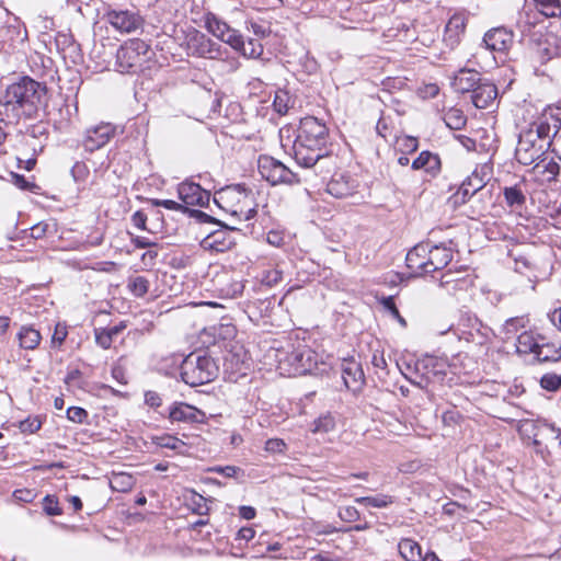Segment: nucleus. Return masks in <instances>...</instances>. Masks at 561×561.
<instances>
[{"label":"nucleus","instance_id":"f257e3e1","mask_svg":"<svg viewBox=\"0 0 561 561\" xmlns=\"http://www.w3.org/2000/svg\"><path fill=\"white\" fill-rule=\"evenodd\" d=\"M46 88L30 77L7 87L0 95V108L8 122H19L21 117H31L37 110Z\"/></svg>","mask_w":561,"mask_h":561},{"label":"nucleus","instance_id":"f03ea898","mask_svg":"<svg viewBox=\"0 0 561 561\" xmlns=\"http://www.w3.org/2000/svg\"><path fill=\"white\" fill-rule=\"evenodd\" d=\"M214 203L239 220H249L256 213L251 192L241 184L226 186L217 191L214 195Z\"/></svg>","mask_w":561,"mask_h":561},{"label":"nucleus","instance_id":"7ed1b4c3","mask_svg":"<svg viewBox=\"0 0 561 561\" xmlns=\"http://www.w3.org/2000/svg\"><path fill=\"white\" fill-rule=\"evenodd\" d=\"M275 359L280 373L288 376L305 375L317 363L316 353L302 342L275 350Z\"/></svg>","mask_w":561,"mask_h":561},{"label":"nucleus","instance_id":"20e7f679","mask_svg":"<svg viewBox=\"0 0 561 561\" xmlns=\"http://www.w3.org/2000/svg\"><path fill=\"white\" fill-rule=\"evenodd\" d=\"M217 373L218 366L208 355L191 353L181 365L182 380L191 387L210 382L215 379Z\"/></svg>","mask_w":561,"mask_h":561},{"label":"nucleus","instance_id":"39448f33","mask_svg":"<svg viewBox=\"0 0 561 561\" xmlns=\"http://www.w3.org/2000/svg\"><path fill=\"white\" fill-rule=\"evenodd\" d=\"M150 58V46L140 38L126 41L116 53V70L133 73L140 70Z\"/></svg>","mask_w":561,"mask_h":561},{"label":"nucleus","instance_id":"423d86ee","mask_svg":"<svg viewBox=\"0 0 561 561\" xmlns=\"http://www.w3.org/2000/svg\"><path fill=\"white\" fill-rule=\"evenodd\" d=\"M447 363L435 356H424L414 364L415 378L407 377L411 383L425 388L432 381H442Z\"/></svg>","mask_w":561,"mask_h":561},{"label":"nucleus","instance_id":"0eeeda50","mask_svg":"<svg viewBox=\"0 0 561 561\" xmlns=\"http://www.w3.org/2000/svg\"><path fill=\"white\" fill-rule=\"evenodd\" d=\"M105 21L117 32L134 33L144 26V18L136 8H108L104 14Z\"/></svg>","mask_w":561,"mask_h":561},{"label":"nucleus","instance_id":"6e6552de","mask_svg":"<svg viewBox=\"0 0 561 561\" xmlns=\"http://www.w3.org/2000/svg\"><path fill=\"white\" fill-rule=\"evenodd\" d=\"M549 145L550 141L537 138L533 130L524 129L519 134L515 157L519 163L530 165L545 154Z\"/></svg>","mask_w":561,"mask_h":561},{"label":"nucleus","instance_id":"1a4fd4ad","mask_svg":"<svg viewBox=\"0 0 561 561\" xmlns=\"http://www.w3.org/2000/svg\"><path fill=\"white\" fill-rule=\"evenodd\" d=\"M489 167L482 165L476 168L472 173L467 176L457 192L451 196L455 206L465 204L470 197L481 192L489 181Z\"/></svg>","mask_w":561,"mask_h":561},{"label":"nucleus","instance_id":"9d476101","mask_svg":"<svg viewBox=\"0 0 561 561\" xmlns=\"http://www.w3.org/2000/svg\"><path fill=\"white\" fill-rule=\"evenodd\" d=\"M259 173L272 185L298 182L296 174L280 161L270 156H261L257 160Z\"/></svg>","mask_w":561,"mask_h":561},{"label":"nucleus","instance_id":"9b49d317","mask_svg":"<svg viewBox=\"0 0 561 561\" xmlns=\"http://www.w3.org/2000/svg\"><path fill=\"white\" fill-rule=\"evenodd\" d=\"M294 158L304 168L314 167L325 154L324 147L316 142L304 141L297 136L293 145Z\"/></svg>","mask_w":561,"mask_h":561},{"label":"nucleus","instance_id":"f8f14e48","mask_svg":"<svg viewBox=\"0 0 561 561\" xmlns=\"http://www.w3.org/2000/svg\"><path fill=\"white\" fill-rule=\"evenodd\" d=\"M560 128L561 118L554 114L552 108H547L526 129L533 130L537 138L549 141L548 139L556 136Z\"/></svg>","mask_w":561,"mask_h":561},{"label":"nucleus","instance_id":"ddd939ff","mask_svg":"<svg viewBox=\"0 0 561 561\" xmlns=\"http://www.w3.org/2000/svg\"><path fill=\"white\" fill-rule=\"evenodd\" d=\"M190 55L201 58L217 59L220 46L201 32H194L187 39Z\"/></svg>","mask_w":561,"mask_h":561},{"label":"nucleus","instance_id":"4468645a","mask_svg":"<svg viewBox=\"0 0 561 561\" xmlns=\"http://www.w3.org/2000/svg\"><path fill=\"white\" fill-rule=\"evenodd\" d=\"M116 128L111 123H101L85 130L83 147L93 152L105 146L115 135Z\"/></svg>","mask_w":561,"mask_h":561},{"label":"nucleus","instance_id":"2eb2a0df","mask_svg":"<svg viewBox=\"0 0 561 561\" xmlns=\"http://www.w3.org/2000/svg\"><path fill=\"white\" fill-rule=\"evenodd\" d=\"M205 27L209 33L219 38L221 42L227 43L231 47L240 45L239 32L231 28L226 22L220 20L214 13H207L205 15Z\"/></svg>","mask_w":561,"mask_h":561},{"label":"nucleus","instance_id":"dca6fc26","mask_svg":"<svg viewBox=\"0 0 561 561\" xmlns=\"http://www.w3.org/2000/svg\"><path fill=\"white\" fill-rule=\"evenodd\" d=\"M297 136H300L304 141L316 142L324 147L328 138V128L317 117L307 116L300 121Z\"/></svg>","mask_w":561,"mask_h":561},{"label":"nucleus","instance_id":"f3484780","mask_svg":"<svg viewBox=\"0 0 561 561\" xmlns=\"http://www.w3.org/2000/svg\"><path fill=\"white\" fill-rule=\"evenodd\" d=\"M179 198L183 202L184 206H201L208 205L210 199V193L197 183L194 182H182L178 186Z\"/></svg>","mask_w":561,"mask_h":561},{"label":"nucleus","instance_id":"a211bd4d","mask_svg":"<svg viewBox=\"0 0 561 561\" xmlns=\"http://www.w3.org/2000/svg\"><path fill=\"white\" fill-rule=\"evenodd\" d=\"M214 284L219 296L222 298H237L244 289L243 283L229 272L217 274Z\"/></svg>","mask_w":561,"mask_h":561},{"label":"nucleus","instance_id":"6ab92c4d","mask_svg":"<svg viewBox=\"0 0 561 561\" xmlns=\"http://www.w3.org/2000/svg\"><path fill=\"white\" fill-rule=\"evenodd\" d=\"M514 35L505 27H495L484 34L483 43L492 51L505 53L513 45Z\"/></svg>","mask_w":561,"mask_h":561},{"label":"nucleus","instance_id":"aec40b11","mask_svg":"<svg viewBox=\"0 0 561 561\" xmlns=\"http://www.w3.org/2000/svg\"><path fill=\"white\" fill-rule=\"evenodd\" d=\"M356 187V180L347 173L340 172L333 174L327 184V192L336 198H345L353 195Z\"/></svg>","mask_w":561,"mask_h":561},{"label":"nucleus","instance_id":"412c9836","mask_svg":"<svg viewBox=\"0 0 561 561\" xmlns=\"http://www.w3.org/2000/svg\"><path fill=\"white\" fill-rule=\"evenodd\" d=\"M430 254V243L416 244L407 254V266L415 276L427 274V259Z\"/></svg>","mask_w":561,"mask_h":561},{"label":"nucleus","instance_id":"4be33fe9","mask_svg":"<svg viewBox=\"0 0 561 561\" xmlns=\"http://www.w3.org/2000/svg\"><path fill=\"white\" fill-rule=\"evenodd\" d=\"M169 419L172 422L202 423L205 413L187 403L176 402L169 410Z\"/></svg>","mask_w":561,"mask_h":561},{"label":"nucleus","instance_id":"5701e85b","mask_svg":"<svg viewBox=\"0 0 561 561\" xmlns=\"http://www.w3.org/2000/svg\"><path fill=\"white\" fill-rule=\"evenodd\" d=\"M341 371L347 389L356 391L364 381V373L359 363L354 358H344L341 363Z\"/></svg>","mask_w":561,"mask_h":561},{"label":"nucleus","instance_id":"b1692460","mask_svg":"<svg viewBox=\"0 0 561 561\" xmlns=\"http://www.w3.org/2000/svg\"><path fill=\"white\" fill-rule=\"evenodd\" d=\"M466 28V18L461 14H454L445 26L443 41L447 47L454 49L460 43Z\"/></svg>","mask_w":561,"mask_h":561},{"label":"nucleus","instance_id":"393cba45","mask_svg":"<svg viewBox=\"0 0 561 561\" xmlns=\"http://www.w3.org/2000/svg\"><path fill=\"white\" fill-rule=\"evenodd\" d=\"M440 286L449 294H457L458 291H467L472 286V279L463 272L447 271L442 275Z\"/></svg>","mask_w":561,"mask_h":561},{"label":"nucleus","instance_id":"a878e982","mask_svg":"<svg viewBox=\"0 0 561 561\" xmlns=\"http://www.w3.org/2000/svg\"><path fill=\"white\" fill-rule=\"evenodd\" d=\"M461 324L468 329L462 332L467 341L481 344L489 335L490 329L474 316L462 317Z\"/></svg>","mask_w":561,"mask_h":561},{"label":"nucleus","instance_id":"bb28decb","mask_svg":"<svg viewBox=\"0 0 561 561\" xmlns=\"http://www.w3.org/2000/svg\"><path fill=\"white\" fill-rule=\"evenodd\" d=\"M497 96V89L491 82H480L471 94L472 103L478 108L489 107Z\"/></svg>","mask_w":561,"mask_h":561},{"label":"nucleus","instance_id":"cd10ccee","mask_svg":"<svg viewBox=\"0 0 561 561\" xmlns=\"http://www.w3.org/2000/svg\"><path fill=\"white\" fill-rule=\"evenodd\" d=\"M453 260V252L444 245H431L427 259V274L444 268Z\"/></svg>","mask_w":561,"mask_h":561},{"label":"nucleus","instance_id":"c85d7f7f","mask_svg":"<svg viewBox=\"0 0 561 561\" xmlns=\"http://www.w3.org/2000/svg\"><path fill=\"white\" fill-rule=\"evenodd\" d=\"M413 170H424L431 176H436L442 169V162L438 154L422 151L416 159L412 162Z\"/></svg>","mask_w":561,"mask_h":561},{"label":"nucleus","instance_id":"c756f323","mask_svg":"<svg viewBox=\"0 0 561 561\" xmlns=\"http://www.w3.org/2000/svg\"><path fill=\"white\" fill-rule=\"evenodd\" d=\"M480 82L479 72L474 70H460L454 78L453 87L459 93H472Z\"/></svg>","mask_w":561,"mask_h":561},{"label":"nucleus","instance_id":"7c9ffc66","mask_svg":"<svg viewBox=\"0 0 561 561\" xmlns=\"http://www.w3.org/2000/svg\"><path fill=\"white\" fill-rule=\"evenodd\" d=\"M533 171L541 181L551 182L558 176L560 164L553 159L540 158L535 162Z\"/></svg>","mask_w":561,"mask_h":561},{"label":"nucleus","instance_id":"2f4dec72","mask_svg":"<svg viewBox=\"0 0 561 561\" xmlns=\"http://www.w3.org/2000/svg\"><path fill=\"white\" fill-rule=\"evenodd\" d=\"M534 356L541 363L558 362L561 359V345L548 342L545 337H540V342Z\"/></svg>","mask_w":561,"mask_h":561},{"label":"nucleus","instance_id":"473e14b6","mask_svg":"<svg viewBox=\"0 0 561 561\" xmlns=\"http://www.w3.org/2000/svg\"><path fill=\"white\" fill-rule=\"evenodd\" d=\"M540 337H536L530 331H523L516 337V351L518 354H534L537 351Z\"/></svg>","mask_w":561,"mask_h":561},{"label":"nucleus","instance_id":"72a5a7b5","mask_svg":"<svg viewBox=\"0 0 561 561\" xmlns=\"http://www.w3.org/2000/svg\"><path fill=\"white\" fill-rule=\"evenodd\" d=\"M398 549L405 561H420L422 558L420 545L412 539L404 538L400 540Z\"/></svg>","mask_w":561,"mask_h":561},{"label":"nucleus","instance_id":"f704fd0d","mask_svg":"<svg viewBox=\"0 0 561 561\" xmlns=\"http://www.w3.org/2000/svg\"><path fill=\"white\" fill-rule=\"evenodd\" d=\"M240 45L232 47L240 51L243 56L250 58H259L263 54V46L256 38H249L247 42L243 41L242 35L239 33Z\"/></svg>","mask_w":561,"mask_h":561},{"label":"nucleus","instance_id":"c9c22d12","mask_svg":"<svg viewBox=\"0 0 561 561\" xmlns=\"http://www.w3.org/2000/svg\"><path fill=\"white\" fill-rule=\"evenodd\" d=\"M135 485V478L126 472H113L110 478V486L117 492H128Z\"/></svg>","mask_w":561,"mask_h":561},{"label":"nucleus","instance_id":"e433bc0d","mask_svg":"<svg viewBox=\"0 0 561 561\" xmlns=\"http://www.w3.org/2000/svg\"><path fill=\"white\" fill-rule=\"evenodd\" d=\"M21 347L34 350L41 341V333L28 327H23L18 334Z\"/></svg>","mask_w":561,"mask_h":561},{"label":"nucleus","instance_id":"4c0bfd02","mask_svg":"<svg viewBox=\"0 0 561 561\" xmlns=\"http://www.w3.org/2000/svg\"><path fill=\"white\" fill-rule=\"evenodd\" d=\"M154 444L162 448H168L178 451L179 454H185L187 450L186 444L180 438L172 435L157 436L153 439Z\"/></svg>","mask_w":561,"mask_h":561},{"label":"nucleus","instance_id":"58836bf2","mask_svg":"<svg viewBox=\"0 0 561 561\" xmlns=\"http://www.w3.org/2000/svg\"><path fill=\"white\" fill-rule=\"evenodd\" d=\"M529 323L528 318L526 317H514L510 318L503 324V332L506 339H511L515 335H518L519 330H524L527 328Z\"/></svg>","mask_w":561,"mask_h":561},{"label":"nucleus","instance_id":"ea45409f","mask_svg":"<svg viewBox=\"0 0 561 561\" xmlns=\"http://www.w3.org/2000/svg\"><path fill=\"white\" fill-rule=\"evenodd\" d=\"M355 502L365 506L383 508L393 503V497L388 494H378L376 496L357 497Z\"/></svg>","mask_w":561,"mask_h":561},{"label":"nucleus","instance_id":"a19ab883","mask_svg":"<svg viewBox=\"0 0 561 561\" xmlns=\"http://www.w3.org/2000/svg\"><path fill=\"white\" fill-rule=\"evenodd\" d=\"M444 121L450 129L459 130L466 125L467 117L462 111L458 108H449L444 115Z\"/></svg>","mask_w":561,"mask_h":561},{"label":"nucleus","instance_id":"79ce46f5","mask_svg":"<svg viewBox=\"0 0 561 561\" xmlns=\"http://www.w3.org/2000/svg\"><path fill=\"white\" fill-rule=\"evenodd\" d=\"M539 11L546 16H561V0H536Z\"/></svg>","mask_w":561,"mask_h":561},{"label":"nucleus","instance_id":"37998d69","mask_svg":"<svg viewBox=\"0 0 561 561\" xmlns=\"http://www.w3.org/2000/svg\"><path fill=\"white\" fill-rule=\"evenodd\" d=\"M290 103H291V98L287 91H285V90L276 91L274 101H273V107L278 114L285 115L290 107Z\"/></svg>","mask_w":561,"mask_h":561},{"label":"nucleus","instance_id":"c03bdc74","mask_svg":"<svg viewBox=\"0 0 561 561\" xmlns=\"http://www.w3.org/2000/svg\"><path fill=\"white\" fill-rule=\"evenodd\" d=\"M504 197L508 206L516 208L523 206L526 201L523 192L516 186L505 187Z\"/></svg>","mask_w":561,"mask_h":561},{"label":"nucleus","instance_id":"a18cd8bd","mask_svg":"<svg viewBox=\"0 0 561 561\" xmlns=\"http://www.w3.org/2000/svg\"><path fill=\"white\" fill-rule=\"evenodd\" d=\"M335 427V420L331 414L321 415L313 422V433H329Z\"/></svg>","mask_w":561,"mask_h":561},{"label":"nucleus","instance_id":"49530a36","mask_svg":"<svg viewBox=\"0 0 561 561\" xmlns=\"http://www.w3.org/2000/svg\"><path fill=\"white\" fill-rule=\"evenodd\" d=\"M128 288L135 296L142 297L149 289V282L144 276H136L129 279Z\"/></svg>","mask_w":561,"mask_h":561},{"label":"nucleus","instance_id":"de8ad7c7","mask_svg":"<svg viewBox=\"0 0 561 561\" xmlns=\"http://www.w3.org/2000/svg\"><path fill=\"white\" fill-rule=\"evenodd\" d=\"M43 508L48 516H58L62 513L58 500L53 495H46L44 497Z\"/></svg>","mask_w":561,"mask_h":561},{"label":"nucleus","instance_id":"09e8293b","mask_svg":"<svg viewBox=\"0 0 561 561\" xmlns=\"http://www.w3.org/2000/svg\"><path fill=\"white\" fill-rule=\"evenodd\" d=\"M151 204L153 206L163 207V208L169 209V210L181 211V213L188 211V208L186 206H184L183 204H180V203H178L175 201H172V199H158V198H154V199H151Z\"/></svg>","mask_w":561,"mask_h":561},{"label":"nucleus","instance_id":"8fccbe9b","mask_svg":"<svg viewBox=\"0 0 561 561\" xmlns=\"http://www.w3.org/2000/svg\"><path fill=\"white\" fill-rule=\"evenodd\" d=\"M540 385L546 390L554 391L561 386V376L556 374H546L541 377Z\"/></svg>","mask_w":561,"mask_h":561},{"label":"nucleus","instance_id":"3c124183","mask_svg":"<svg viewBox=\"0 0 561 561\" xmlns=\"http://www.w3.org/2000/svg\"><path fill=\"white\" fill-rule=\"evenodd\" d=\"M192 510L194 513L198 515H206L208 513V506L206 503V499L199 494L194 493L192 495Z\"/></svg>","mask_w":561,"mask_h":561},{"label":"nucleus","instance_id":"603ef678","mask_svg":"<svg viewBox=\"0 0 561 561\" xmlns=\"http://www.w3.org/2000/svg\"><path fill=\"white\" fill-rule=\"evenodd\" d=\"M68 335L67 325L65 323H57L55 327L54 334L51 336V343L55 346H61Z\"/></svg>","mask_w":561,"mask_h":561},{"label":"nucleus","instance_id":"864d4df0","mask_svg":"<svg viewBox=\"0 0 561 561\" xmlns=\"http://www.w3.org/2000/svg\"><path fill=\"white\" fill-rule=\"evenodd\" d=\"M283 273L277 268L265 271L262 276V283L267 286H274L282 280Z\"/></svg>","mask_w":561,"mask_h":561},{"label":"nucleus","instance_id":"5fc2aeb1","mask_svg":"<svg viewBox=\"0 0 561 561\" xmlns=\"http://www.w3.org/2000/svg\"><path fill=\"white\" fill-rule=\"evenodd\" d=\"M89 168L83 162H76L71 169L72 178L76 182H83L89 175Z\"/></svg>","mask_w":561,"mask_h":561},{"label":"nucleus","instance_id":"6e6d98bb","mask_svg":"<svg viewBox=\"0 0 561 561\" xmlns=\"http://www.w3.org/2000/svg\"><path fill=\"white\" fill-rule=\"evenodd\" d=\"M53 227L54 225L49 222H38L31 228V237L34 239H42L50 231Z\"/></svg>","mask_w":561,"mask_h":561},{"label":"nucleus","instance_id":"4d7b16f0","mask_svg":"<svg viewBox=\"0 0 561 561\" xmlns=\"http://www.w3.org/2000/svg\"><path fill=\"white\" fill-rule=\"evenodd\" d=\"M88 416V413L84 409L82 408H79V407H71L67 410V417L68 420H70L71 422H75V423H83L84 420L87 419Z\"/></svg>","mask_w":561,"mask_h":561},{"label":"nucleus","instance_id":"13d9d810","mask_svg":"<svg viewBox=\"0 0 561 561\" xmlns=\"http://www.w3.org/2000/svg\"><path fill=\"white\" fill-rule=\"evenodd\" d=\"M95 341L96 344L100 345L102 348L107 350L112 345L113 337L110 335L106 329H96Z\"/></svg>","mask_w":561,"mask_h":561},{"label":"nucleus","instance_id":"bf43d9fd","mask_svg":"<svg viewBox=\"0 0 561 561\" xmlns=\"http://www.w3.org/2000/svg\"><path fill=\"white\" fill-rule=\"evenodd\" d=\"M339 516L344 522L353 523L359 518V512L354 506H345L340 508Z\"/></svg>","mask_w":561,"mask_h":561},{"label":"nucleus","instance_id":"052dcab7","mask_svg":"<svg viewBox=\"0 0 561 561\" xmlns=\"http://www.w3.org/2000/svg\"><path fill=\"white\" fill-rule=\"evenodd\" d=\"M268 244L279 248L285 243V234L278 230H271L266 234Z\"/></svg>","mask_w":561,"mask_h":561},{"label":"nucleus","instance_id":"680f3d73","mask_svg":"<svg viewBox=\"0 0 561 561\" xmlns=\"http://www.w3.org/2000/svg\"><path fill=\"white\" fill-rule=\"evenodd\" d=\"M286 444L284 440L278 438L267 439L265 443V450L270 453H283L285 450Z\"/></svg>","mask_w":561,"mask_h":561},{"label":"nucleus","instance_id":"e2e57ef3","mask_svg":"<svg viewBox=\"0 0 561 561\" xmlns=\"http://www.w3.org/2000/svg\"><path fill=\"white\" fill-rule=\"evenodd\" d=\"M251 30H252L253 34L255 36H257L259 38H264L271 33V30L268 26H266L264 24L256 23V22H251Z\"/></svg>","mask_w":561,"mask_h":561},{"label":"nucleus","instance_id":"0e129e2a","mask_svg":"<svg viewBox=\"0 0 561 561\" xmlns=\"http://www.w3.org/2000/svg\"><path fill=\"white\" fill-rule=\"evenodd\" d=\"M145 402L151 408H158L162 403V399L160 396L154 391H147L145 393Z\"/></svg>","mask_w":561,"mask_h":561},{"label":"nucleus","instance_id":"69168bd1","mask_svg":"<svg viewBox=\"0 0 561 561\" xmlns=\"http://www.w3.org/2000/svg\"><path fill=\"white\" fill-rule=\"evenodd\" d=\"M131 222L135 227L146 230L147 215L138 210L131 216Z\"/></svg>","mask_w":561,"mask_h":561},{"label":"nucleus","instance_id":"338daca9","mask_svg":"<svg viewBox=\"0 0 561 561\" xmlns=\"http://www.w3.org/2000/svg\"><path fill=\"white\" fill-rule=\"evenodd\" d=\"M382 306L387 309L392 317H399V310L394 304V299L392 296L383 297L381 300Z\"/></svg>","mask_w":561,"mask_h":561},{"label":"nucleus","instance_id":"774afa93","mask_svg":"<svg viewBox=\"0 0 561 561\" xmlns=\"http://www.w3.org/2000/svg\"><path fill=\"white\" fill-rule=\"evenodd\" d=\"M254 536H255V530L252 527H242L237 533L236 539L249 541V540L253 539Z\"/></svg>","mask_w":561,"mask_h":561}]
</instances>
